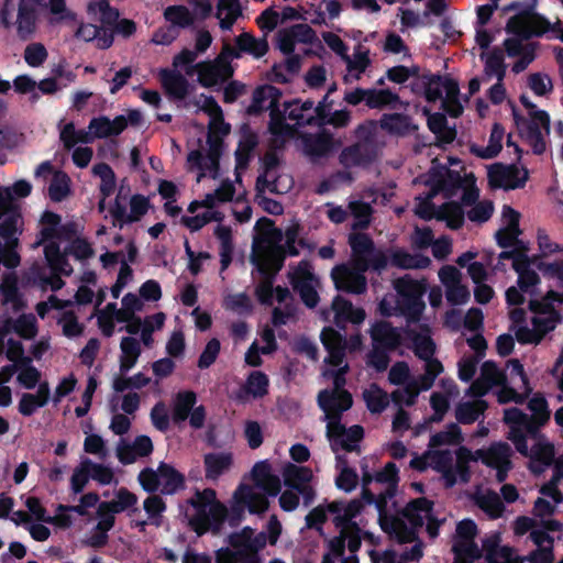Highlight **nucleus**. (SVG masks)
I'll use <instances>...</instances> for the list:
<instances>
[{"label":"nucleus","mask_w":563,"mask_h":563,"mask_svg":"<svg viewBox=\"0 0 563 563\" xmlns=\"http://www.w3.org/2000/svg\"><path fill=\"white\" fill-rule=\"evenodd\" d=\"M528 456L530 457L529 470L533 474L540 475L547 467L552 466L555 460L554 444L549 441H538L530 449Z\"/></svg>","instance_id":"15"},{"label":"nucleus","mask_w":563,"mask_h":563,"mask_svg":"<svg viewBox=\"0 0 563 563\" xmlns=\"http://www.w3.org/2000/svg\"><path fill=\"white\" fill-rule=\"evenodd\" d=\"M351 247L350 265H336L331 277L338 290L353 295H362L367 290L368 271L380 275L388 266L387 251L376 247L372 236L364 232L349 234Z\"/></svg>","instance_id":"1"},{"label":"nucleus","mask_w":563,"mask_h":563,"mask_svg":"<svg viewBox=\"0 0 563 563\" xmlns=\"http://www.w3.org/2000/svg\"><path fill=\"white\" fill-rule=\"evenodd\" d=\"M452 551L455 556L463 558L472 563L482 559V550L474 540H457L453 544Z\"/></svg>","instance_id":"53"},{"label":"nucleus","mask_w":563,"mask_h":563,"mask_svg":"<svg viewBox=\"0 0 563 563\" xmlns=\"http://www.w3.org/2000/svg\"><path fill=\"white\" fill-rule=\"evenodd\" d=\"M89 14L100 13V22L102 25L113 27L119 21L120 12L117 8L111 7L109 0L90 1L87 5Z\"/></svg>","instance_id":"37"},{"label":"nucleus","mask_w":563,"mask_h":563,"mask_svg":"<svg viewBox=\"0 0 563 563\" xmlns=\"http://www.w3.org/2000/svg\"><path fill=\"white\" fill-rule=\"evenodd\" d=\"M312 476V471L309 467L298 466L292 463L286 464L283 470L284 484L294 490L309 484Z\"/></svg>","instance_id":"28"},{"label":"nucleus","mask_w":563,"mask_h":563,"mask_svg":"<svg viewBox=\"0 0 563 563\" xmlns=\"http://www.w3.org/2000/svg\"><path fill=\"white\" fill-rule=\"evenodd\" d=\"M255 228L260 233L253 240L250 261L261 275L267 274L269 268H274V274H278L287 255H299L296 242L285 241L282 244L283 231L275 227L272 219L261 218L257 220Z\"/></svg>","instance_id":"2"},{"label":"nucleus","mask_w":563,"mask_h":563,"mask_svg":"<svg viewBox=\"0 0 563 563\" xmlns=\"http://www.w3.org/2000/svg\"><path fill=\"white\" fill-rule=\"evenodd\" d=\"M121 356H120V373H128L137 362L141 355L140 342L132 336H123L120 343Z\"/></svg>","instance_id":"31"},{"label":"nucleus","mask_w":563,"mask_h":563,"mask_svg":"<svg viewBox=\"0 0 563 563\" xmlns=\"http://www.w3.org/2000/svg\"><path fill=\"white\" fill-rule=\"evenodd\" d=\"M364 438V429L360 424H354L346 428L344 437L341 439L339 445L346 452H353L358 449V443Z\"/></svg>","instance_id":"62"},{"label":"nucleus","mask_w":563,"mask_h":563,"mask_svg":"<svg viewBox=\"0 0 563 563\" xmlns=\"http://www.w3.org/2000/svg\"><path fill=\"white\" fill-rule=\"evenodd\" d=\"M486 409L487 402L483 399L462 401L455 408V418L459 423L472 424L478 420Z\"/></svg>","instance_id":"29"},{"label":"nucleus","mask_w":563,"mask_h":563,"mask_svg":"<svg viewBox=\"0 0 563 563\" xmlns=\"http://www.w3.org/2000/svg\"><path fill=\"white\" fill-rule=\"evenodd\" d=\"M351 212L355 218L352 224L353 230H366L371 224L373 208L364 201H355L350 205Z\"/></svg>","instance_id":"46"},{"label":"nucleus","mask_w":563,"mask_h":563,"mask_svg":"<svg viewBox=\"0 0 563 563\" xmlns=\"http://www.w3.org/2000/svg\"><path fill=\"white\" fill-rule=\"evenodd\" d=\"M159 80L165 92L175 100H184L189 92V82L177 70L163 68L159 71Z\"/></svg>","instance_id":"17"},{"label":"nucleus","mask_w":563,"mask_h":563,"mask_svg":"<svg viewBox=\"0 0 563 563\" xmlns=\"http://www.w3.org/2000/svg\"><path fill=\"white\" fill-rule=\"evenodd\" d=\"M375 387L374 391H365L364 400L366 402L367 409L372 413H382L389 405V398L385 390L379 388L377 385H373Z\"/></svg>","instance_id":"49"},{"label":"nucleus","mask_w":563,"mask_h":563,"mask_svg":"<svg viewBox=\"0 0 563 563\" xmlns=\"http://www.w3.org/2000/svg\"><path fill=\"white\" fill-rule=\"evenodd\" d=\"M432 508L433 503L431 500L424 497H420L408 503L404 515L411 523L421 526L423 519L420 514L424 512L428 517L431 515Z\"/></svg>","instance_id":"44"},{"label":"nucleus","mask_w":563,"mask_h":563,"mask_svg":"<svg viewBox=\"0 0 563 563\" xmlns=\"http://www.w3.org/2000/svg\"><path fill=\"white\" fill-rule=\"evenodd\" d=\"M197 404V395L192 390L177 393L173 408L172 420L175 424L185 422Z\"/></svg>","instance_id":"25"},{"label":"nucleus","mask_w":563,"mask_h":563,"mask_svg":"<svg viewBox=\"0 0 563 563\" xmlns=\"http://www.w3.org/2000/svg\"><path fill=\"white\" fill-rule=\"evenodd\" d=\"M206 478L217 479L232 464V455L230 453H208L203 457Z\"/></svg>","instance_id":"30"},{"label":"nucleus","mask_w":563,"mask_h":563,"mask_svg":"<svg viewBox=\"0 0 563 563\" xmlns=\"http://www.w3.org/2000/svg\"><path fill=\"white\" fill-rule=\"evenodd\" d=\"M536 7L537 0H531L518 14L510 16L506 24V32L521 38L541 37L550 31L561 34L563 31L561 21L558 20L552 24L545 16L536 12Z\"/></svg>","instance_id":"4"},{"label":"nucleus","mask_w":563,"mask_h":563,"mask_svg":"<svg viewBox=\"0 0 563 563\" xmlns=\"http://www.w3.org/2000/svg\"><path fill=\"white\" fill-rule=\"evenodd\" d=\"M202 110L213 118L211 122H216L222 135L230 133V125L223 120L222 109L212 96H205Z\"/></svg>","instance_id":"50"},{"label":"nucleus","mask_w":563,"mask_h":563,"mask_svg":"<svg viewBox=\"0 0 563 563\" xmlns=\"http://www.w3.org/2000/svg\"><path fill=\"white\" fill-rule=\"evenodd\" d=\"M117 499L111 501H102L101 509H108L110 512H123L130 508H132V512L139 511L134 506L137 504V496L130 492L125 487H121L115 493Z\"/></svg>","instance_id":"33"},{"label":"nucleus","mask_w":563,"mask_h":563,"mask_svg":"<svg viewBox=\"0 0 563 563\" xmlns=\"http://www.w3.org/2000/svg\"><path fill=\"white\" fill-rule=\"evenodd\" d=\"M400 102V97L390 89H368L366 106L369 109H383L393 107Z\"/></svg>","instance_id":"39"},{"label":"nucleus","mask_w":563,"mask_h":563,"mask_svg":"<svg viewBox=\"0 0 563 563\" xmlns=\"http://www.w3.org/2000/svg\"><path fill=\"white\" fill-rule=\"evenodd\" d=\"M464 179L460 172L445 166L432 168L430 173L429 185L434 194L443 192L444 197L451 198L459 189L463 187Z\"/></svg>","instance_id":"9"},{"label":"nucleus","mask_w":563,"mask_h":563,"mask_svg":"<svg viewBox=\"0 0 563 563\" xmlns=\"http://www.w3.org/2000/svg\"><path fill=\"white\" fill-rule=\"evenodd\" d=\"M388 264L400 269L427 268L431 261L424 255H412L404 249L389 250Z\"/></svg>","instance_id":"23"},{"label":"nucleus","mask_w":563,"mask_h":563,"mask_svg":"<svg viewBox=\"0 0 563 563\" xmlns=\"http://www.w3.org/2000/svg\"><path fill=\"white\" fill-rule=\"evenodd\" d=\"M159 478L163 495H174L186 486L185 475L165 462L159 463Z\"/></svg>","instance_id":"22"},{"label":"nucleus","mask_w":563,"mask_h":563,"mask_svg":"<svg viewBox=\"0 0 563 563\" xmlns=\"http://www.w3.org/2000/svg\"><path fill=\"white\" fill-rule=\"evenodd\" d=\"M376 157L377 147L375 140L366 136L364 140H358L345 146L339 155V163L347 169L353 167H367Z\"/></svg>","instance_id":"7"},{"label":"nucleus","mask_w":563,"mask_h":563,"mask_svg":"<svg viewBox=\"0 0 563 563\" xmlns=\"http://www.w3.org/2000/svg\"><path fill=\"white\" fill-rule=\"evenodd\" d=\"M42 229L38 233V240L35 242L34 246H38L44 243H51L54 241V235H56V231L58 230L62 223V217L51 210H45L41 216Z\"/></svg>","instance_id":"34"},{"label":"nucleus","mask_w":563,"mask_h":563,"mask_svg":"<svg viewBox=\"0 0 563 563\" xmlns=\"http://www.w3.org/2000/svg\"><path fill=\"white\" fill-rule=\"evenodd\" d=\"M481 378L489 384L490 387H503L501 393L498 395V401L506 404L509 401H521V397L514 388L507 387L506 373L500 371L494 361H486L481 368Z\"/></svg>","instance_id":"10"},{"label":"nucleus","mask_w":563,"mask_h":563,"mask_svg":"<svg viewBox=\"0 0 563 563\" xmlns=\"http://www.w3.org/2000/svg\"><path fill=\"white\" fill-rule=\"evenodd\" d=\"M418 396L419 388L417 382H410L404 388L395 389L390 394V399L397 406L405 404L410 407L416 404Z\"/></svg>","instance_id":"52"},{"label":"nucleus","mask_w":563,"mask_h":563,"mask_svg":"<svg viewBox=\"0 0 563 563\" xmlns=\"http://www.w3.org/2000/svg\"><path fill=\"white\" fill-rule=\"evenodd\" d=\"M233 498L239 505L245 506L251 514H264L269 507V501L265 494L257 493L245 484H241L236 488Z\"/></svg>","instance_id":"16"},{"label":"nucleus","mask_w":563,"mask_h":563,"mask_svg":"<svg viewBox=\"0 0 563 563\" xmlns=\"http://www.w3.org/2000/svg\"><path fill=\"white\" fill-rule=\"evenodd\" d=\"M37 7V0H20L16 20L13 23L16 25V34L22 41L31 38L36 31Z\"/></svg>","instance_id":"11"},{"label":"nucleus","mask_w":563,"mask_h":563,"mask_svg":"<svg viewBox=\"0 0 563 563\" xmlns=\"http://www.w3.org/2000/svg\"><path fill=\"white\" fill-rule=\"evenodd\" d=\"M47 56V49L42 43H31L24 49V60L31 67H40Z\"/></svg>","instance_id":"60"},{"label":"nucleus","mask_w":563,"mask_h":563,"mask_svg":"<svg viewBox=\"0 0 563 563\" xmlns=\"http://www.w3.org/2000/svg\"><path fill=\"white\" fill-rule=\"evenodd\" d=\"M494 213V203L490 200H483L473 205L467 211V218L472 222L484 223L490 219Z\"/></svg>","instance_id":"63"},{"label":"nucleus","mask_w":563,"mask_h":563,"mask_svg":"<svg viewBox=\"0 0 563 563\" xmlns=\"http://www.w3.org/2000/svg\"><path fill=\"white\" fill-rule=\"evenodd\" d=\"M313 273L307 260L300 261L294 272L289 274V282L294 290L302 288V285H311Z\"/></svg>","instance_id":"51"},{"label":"nucleus","mask_w":563,"mask_h":563,"mask_svg":"<svg viewBox=\"0 0 563 563\" xmlns=\"http://www.w3.org/2000/svg\"><path fill=\"white\" fill-rule=\"evenodd\" d=\"M484 71L487 77L496 76L498 81L504 80L506 76V65L500 52H493L488 55L485 62Z\"/></svg>","instance_id":"55"},{"label":"nucleus","mask_w":563,"mask_h":563,"mask_svg":"<svg viewBox=\"0 0 563 563\" xmlns=\"http://www.w3.org/2000/svg\"><path fill=\"white\" fill-rule=\"evenodd\" d=\"M478 505L493 519L501 517L505 510L503 500L496 493H488L487 495L483 496L478 501Z\"/></svg>","instance_id":"59"},{"label":"nucleus","mask_w":563,"mask_h":563,"mask_svg":"<svg viewBox=\"0 0 563 563\" xmlns=\"http://www.w3.org/2000/svg\"><path fill=\"white\" fill-rule=\"evenodd\" d=\"M504 126L500 123H494L489 136V143L487 147L478 155L482 158H494L495 156H497L503 148L501 141L504 139Z\"/></svg>","instance_id":"54"},{"label":"nucleus","mask_w":563,"mask_h":563,"mask_svg":"<svg viewBox=\"0 0 563 563\" xmlns=\"http://www.w3.org/2000/svg\"><path fill=\"white\" fill-rule=\"evenodd\" d=\"M95 251L91 244L82 238L73 240L64 251H60L58 242H51L44 246V255L51 271L60 272L65 276L73 273V267L69 264L67 256L71 255L77 261H86L92 257Z\"/></svg>","instance_id":"6"},{"label":"nucleus","mask_w":563,"mask_h":563,"mask_svg":"<svg viewBox=\"0 0 563 563\" xmlns=\"http://www.w3.org/2000/svg\"><path fill=\"white\" fill-rule=\"evenodd\" d=\"M345 404L340 409L335 410L334 413L325 415V419L328 420L327 424V437L334 442V444H339L341 439L344 437L346 427L341 422L342 413L349 410L353 405V398L349 395L345 396Z\"/></svg>","instance_id":"26"},{"label":"nucleus","mask_w":563,"mask_h":563,"mask_svg":"<svg viewBox=\"0 0 563 563\" xmlns=\"http://www.w3.org/2000/svg\"><path fill=\"white\" fill-rule=\"evenodd\" d=\"M258 144L256 133L251 131L247 125L242 129V135L234 153L235 169H245L249 166L251 155Z\"/></svg>","instance_id":"21"},{"label":"nucleus","mask_w":563,"mask_h":563,"mask_svg":"<svg viewBox=\"0 0 563 563\" xmlns=\"http://www.w3.org/2000/svg\"><path fill=\"white\" fill-rule=\"evenodd\" d=\"M143 508L148 515L150 523L155 527L162 525V514L166 510L167 506L163 498L158 495L148 496L144 503Z\"/></svg>","instance_id":"47"},{"label":"nucleus","mask_w":563,"mask_h":563,"mask_svg":"<svg viewBox=\"0 0 563 563\" xmlns=\"http://www.w3.org/2000/svg\"><path fill=\"white\" fill-rule=\"evenodd\" d=\"M463 441L462 430L457 423L451 422L446 430L431 435L429 446L438 448L442 445H457Z\"/></svg>","instance_id":"42"},{"label":"nucleus","mask_w":563,"mask_h":563,"mask_svg":"<svg viewBox=\"0 0 563 563\" xmlns=\"http://www.w3.org/2000/svg\"><path fill=\"white\" fill-rule=\"evenodd\" d=\"M274 268H269L268 273L263 276V280L256 286L255 295L257 300L265 306H272L274 299Z\"/></svg>","instance_id":"48"},{"label":"nucleus","mask_w":563,"mask_h":563,"mask_svg":"<svg viewBox=\"0 0 563 563\" xmlns=\"http://www.w3.org/2000/svg\"><path fill=\"white\" fill-rule=\"evenodd\" d=\"M373 345H377L378 347L395 351L401 344V334L399 330L389 321L379 320L376 321L369 331Z\"/></svg>","instance_id":"13"},{"label":"nucleus","mask_w":563,"mask_h":563,"mask_svg":"<svg viewBox=\"0 0 563 563\" xmlns=\"http://www.w3.org/2000/svg\"><path fill=\"white\" fill-rule=\"evenodd\" d=\"M70 178L65 173H56L48 186V196L52 201L60 202L70 192Z\"/></svg>","instance_id":"45"},{"label":"nucleus","mask_w":563,"mask_h":563,"mask_svg":"<svg viewBox=\"0 0 563 563\" xmlns=\"http://www.w3.org/2000/svg\"><path fill=\"white\" fill-rule=\"evenodd\" d=\"M511 448L506 442H496L490 444L487 449L486 460L483 459V464L496 468L511 463Z\"/></svg>","instance_id":"35"},{"label":"nucleus","mask_w":563,"mask_h":563,"mask_svg":"<svg viewBox=\"0 0 563 563\" xmlns=\"http://www.w3.org/2000/svg\"><path fill=\"white\" fill-rule=\"evenodd\" d=\"M305 153L310 157H325L333 148V136L329 133L308 134L302 139Z\"/></svg>","instance_id":"24"},{"label":"nucleus","mask_w":563,"mask_h":563,"mask_svg":"<svg viewBox=\"0 0 563 563\" xmlns=\"http://www.w3.org/2000/svg\"><path fill=\"white\" fill-rule=\"evenodd\" d=\"M379 126L387 133L397 136H405L418 129L408 114L398 112L384 113L379 120Z\"/></svg>","instance_id":"19"},{"label":"nucleus","mask_w":563,"mask_h":563,"mask_svg":"<svg viewBox=\"0 0 563 563\" xmlns=\"http://www.w3.org/2000/svg\"><path fill=\"white\" fill-rule=\"evenodd\" d=\"M164 18L170 22L174 27H189L195 22L194 14L183 4L169 5L164 10Z\"/></svg>","instance_id":"41"},{"label":"nucleus","mask_w":563,"mask_h":563,"mask_svg":"<svg viewBox=\"0 0 563 563\" xmlns=\"http://www.w3.org/2000/svg\"><path fill=\"white\" fill-rule=\"evenodd\" d=\"M427 333H421L411 328L405 329L406 336L412 343V351L415 355L420 360H427L434 355L435 353V343L429 334V328L423 325L422 328Z\"/></svg>","instance_id":"20"},{"label":"nucleus","mask_w":563,"mask_h":563,"mask_svg":"<svg viewBox=\"0 0 563 563\" xmlns=\"http://www.w3.org/2000/svg\"><path fill=\"white\" fill-rule=\"evenodd\" d=\"M89 465H92V462L87 459L74 470L70 478V487L74 494H80L87 485L90 478Z\"/></svg>","instance_id":"57"},{"label":"nucleus","mask_w":563,"mask_h":563,"mask_svg":"<svg viewBox=\"0 0 563 563\" xmlns=\"http://www.w3.org/2000/svg\"><path fill=\"white\" fill-rule=\"evenodd\" d=\"M0 294L5 302H11L14 306L20 303V294L18 287V279L14 275H7L0 284Z\"/></svg>","instance_id":"64"},{"label":"nucleus","mask_w":563,"mask_h":563,"mask_svg":"<svg viewBox=\"0 0 563 563\" xmlns=\"http://www.w3.org/2000/svg\"><path fill=\"white\" fill-rule=\"evenodd\" d=\"M222 136L216 122H211L207 135V144L209 146L207 158H221L223 152Z\"/></svg>","instance_id":"58"},{"label":"nucleus","mask_w":563,"mask_h":563,"mask_svg":"<svg viewBox=\"0 0 563 563\" xmlns=\"http://www.w3.org/2000/svg\"><path fill=\"white\" fill-rule=\"evenodd\" d=\"M346 395L352 397L347 390L330 391L323 389L318 394V405L324 415L334 413L335 410L344 406Z\"/></svg>","instance_id":"36"},{"label":"nucleus","mask_w":563,"mask_h":563,"mask_svg":"<svg viewBox=\"0 0 563 563\" xmlns=\"http://www.w3.org/2000/svg\"><path fill=\"white\" fill-rule=\"evenodd\" d=\"M424 97L429 102H435L442 99V89L445 90L448 101L459 100L460 87L459 82L449 77L439 74H424Z\"/></svg>","instance_id":"8"},{"label":"nucleus","mask_w":563,"mask_h":563,"mask_svg":"<svg viewBox=\"0 0 563 563\" xmlns=\"http://www.w3.org/2000/svg\"><path fill=\"white\" fill-rule=\"evenodd\" d=\"M221 349V343L217 338L209 340L198 358L197 366L200 369L209 368L217 360Z\"/></svg>","instance_id":"61"},{"label":"nucleus","mask_w":563,"mask_h":563,"mask_svg":"<svg viewBox=\"0 0 563 563\" xmlns=\"http://www.w3.org/2000/svg\"><path fill=\"white\" fill-rule=\"evenodd\" d=\"M514 121L518 129L526 128L525 140L531 146L533 154L542 155L547 151V143L542 130L544 128L537 119L528 120L512 109Z\"/></svg>","instance_id":"12"},{"label":"nucleus","mask_w":563,"mask_h":563,"mask_svg":"<svg viewBox=\"0 0 563 563\" xmlns=\"http://www.w3.org/2000/svg\"><path fill=\"white\" fill-rule=\"evenodd\" d=\"M394 288L398 294L397 309L399 313L408 324L419 322L426 309L423 295L427 291V285L406 275L394 282Z\"/></svg>","instance_id":"5"},{"label":"nucleus","mask_w":563,"mask_h":563,"mask_svg":"<svg viewBox=\"0 0 563 563\" xmlns=\"http://www.w3.org/2000/svg\"><path fill=\"white\" fill-rule=\"evenodd\" d=\"M267 536L260 532L253 536V530L245 527L240 533H233L229 537V543L233 549L244 550L251 553H258L260 550L265 548Z\"/></svg>","instance_id":"18"},{"label":"nucleus","mask_w":563,"mask_h":563,"mask_svg":"<svg viewBox=\"0 0 563 563\" xmlns=\"http://www.w3.org/2000/svg\"><path fill=\"white\" fill-rule=\"evenodd\" d=\"M363 510L362 500L355 498L350 500L347 504L344 503L343 515L334 516L333 523L340 529H357L358 525L353 521Z\"/></svg>","instance_id":"38"},{"label":"nucleus","mask_w":563,"mask_h":563,"mask_svg":"<svg viewBox=\"0 0 563 563\" xmlns=\"http://www.w3.org/2000/svg\"><path fill=\"white\" fill-rule=\"evenodd\" d=\"M464 210L456 201L444 202L438 209V221H445L446 227L451 230L461 229L464 224Z\"/></svg>","instance_id":"32"},{"label":"nucleus","mask_w":563,"mask_h":563,"mask_svg":"<svg viewBox=\"0 0 563 563\" xmlns=\"http://www.w3.org/2000/svg\"><path fill=\"white\" fill-rule=\"evenodd\" d=\"M198 71V80L201 86L206 88L213 87L222 80L221 76L216 70V67L211 65V62H201L196 65Z\"/></svg>","instance_id":"56"},{"label":"nucleus","mask_w":563,"mask_h":563,"mask_svg":"<svg viewBox=\"0 0 563 563\" xmlns=\"http://www.w3.org/2000/svg\"><path fill=\"white\" fill-rule=\"evenodd\" d=\"M234 42L241 53L250 54L255 58L263 57L269 49V45L265 36L256 38L249 32H243L238 35L234 38Z\"/></svg>","instance_id":"27"},{"label":"nucleus","mask_w":563,"mask_h":563,"mask_svg":"<svg viewBox=\"0 0 563 563\" xmlns=\"http://www.w3.org/2000/svg\"><path fill=\"white\" fill-rule=\"evenodd\" d=\"M11 331L25 340L33 339L37 333L36 319L33 314H21L16 319H5Z\"/></svg>","instance_id":"40"},{"label":"nucleus","mask_w":563,"mask_h":563,"mask_svg":"<svg viewBox=\"0 0 563 563\" xmlns=\"http://www.w3.org/2000/svg\"><path fill=\"white\" fill-rule=\"evenodd\" d=\"M188 504L195 509L189 525L198 536L207 533L210 529L219 530L228 518V508L217 499L216 490L212 488L197 489Z\"/></svg>","instance_id":"3"},{"label":"nucleus","mask_w":563,"mask_h":563,"mask_svg":"<svg viewBox=\"0 0 563 563\" xmlns=\"http://www.w3.org/2000/svg\"><path fill=\"white\" fill-rule=\"evenodd\" d=\"M282 98V91L275 86L263 85L254 89L252 93V102L246 108V113L252 117H257L263 113L267 107L277 103Z\"/></svg>","instance_id":"14"},{"label":"nucleus","mask_w":563,"mask_h":563,"mask_svg":"<svg viewBox=\"0 0 563 563\" xmlns=\"http://www.w3.org/2000/svg\"><path fill=\"white\" fill-rule=\"evenodd\" d=\"M268 376L261 371H253L250 373L243 390L253 398H262L268 394Z\"/></svg>","instance_id":"43"}]
</instances>
